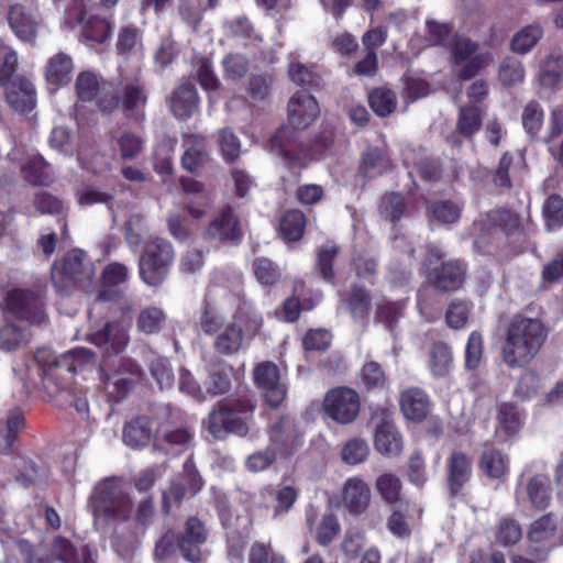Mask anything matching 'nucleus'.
<instances>
[{
	"label": "nucleus",
	"instance_id": "f257e3e1",
	"mask_svg": "<svg viewBox=\"0 0 563 563\" xmlns=\"http://www.w3.org/2000/svg\"><path fill=\"white\" fill-rule=\"evenodd\" d=\"M255 410L254 393L245 384H239L232 395L212 407L208 415L207 429L217 440H224L229 434L245 437Z\"/></svg>",
	"mask_w": 563,
	"mask_h": 563
},
{
	"label": "nucleus",
	"instance_id": "f03ea898",
	"mask_svg": "<svg viewBox=\"0 0 563 563\" xmlns=\"http://www.w3.org/2000/svg\"><path fill=\"white\" fill-rule=\"evenodd\" d=\"M95 360V353L85 347H75L60 355L51 349L40 347L34 353V363L45 391L53 396L68 389L78 372Z\"/></svg>",
	"mask_w": 563,
	"mask_h": 563
},
{
	"label": "nucleus",
	"instance_id": "7ed1b4c3",
	"mask_svg": "<svg viewBox=\"0 0 563 563\" xmlns=\"http://www.w3.org/2000/svg\"><path fill=\"white\" fill-rule=\"evenodd\" d=\"M548 338L545 324L538 318L516 314L506 330L501 347L508 367H525L538 355Z\"/></svg>",
	"mask_w": 563,
	"mask_h": 563
},
{
	"label": "nucleus",
	"instance_id": "20e7f679",
	"mask_svg": "<svg viewBox=\"0 0 563 563\" xmlns=\"http://www.w3.org/2000/svg\"><path fill=\"white\" fill-rule=\"evenodd\" d=\"M88 508L95 520L106 523H125L132 519L134 503L123 487L120 477L99 481L88 499Z\"/></svg>",
	"mask_w": 563,
	"mask_h": 563
},
{
	"label": "nucleus",
	"instance_id": "39448f33",
	"mask_svg": "<svg viewBox=\"0 0 563 563\" xmlns=\"http://www.w3.org/2000/svg\"><path fill=\"white\" fill-rule=\"evenodd\" d=\"M426 280L437 294H452L464 288L468 264L462 258H446V252L437 244L426 246Z\"/></svg>",
	"mask_w": 563,
	"mask_h": 563
},
{
	"label": "nucleus",
	"instance_id": "423d86ee",
	"mask_svg": "<svg viewBox=\"0 0 563 563\" xmlns=\"http://www.w3.org/2000/svg\"><path fill=\"white\" fill-rule=\"evenodd\" d=\"M2 310L30 327H41L48 321L46 296L41 288L14 287L5 291Z\"/></svg>",
	"mask_w": 563,
	"mask_h": 563
},
{
	"label": "nucleus",
	"instance_id": "0eeeda50",
	"mask_svg": "<svg viewBox=\"0 0 563 563\" xmlns=\"http://www.w3.org/2000/svg\"><path fill=\"white\" fill-rule=\"evenodd\" d=\"M486 231L497 239L496 247L509 253L520 252L526 242V230L519 213L510 208H496L486 213Z\"/></svg>",
	"mask_w": 563,
	"mask_h": 563
},
{
	"label": "nucleus",
	"instance_id": "6e6552de",
	"mask_svg": "<svg viewBox=\"0 0 563 563\" xmlns=\"http://www.w3.org/2000/svg\"><path fill=\"white\" fill-rule=\"evenodd\" d=\"M175 260L173 244L163 238L145 243L139 260L141 280L150 287H159L166 280Z\"/></svg>",
	"mask_w": 563,
	"mask_h": 563
},
{
	"label": "nucleus",
	"instance_id": "1a4fd4ad",
	"mask_svg": "<svg viewBox=\"0 0 563 563\" xmlns=\"http://www.w3.org/2000/svg\"><path fill=\"white\" fill-rule=\"evenodd\" d=\"M269 145L271 151L283 159L286 169L299 181L313 158L311 148L300 140L298 131L282 126L271 137Z\"/></svg>",
	"mask_w": 563,
	"mask_h": 563
},
{
	"label": "nucleus",
	"instance_id": "9d476101",
	"mask_svg": "<svg viewBox=\"0 0 563 563\" xmlns=\"http://www.w3.org/2000/svg\"><path fill=\"white\" fill-rule=\"evenodd\" d=\"M95 275L91 263H85V253L74 249L53 263L51 279L56 291L69 294L73 289L90 283Z\"/></svg>",
	"mask_w": 563,
	"mask_h": 563
},
{
	"label": "nucleus",
	"instance_id": "9b49d317",
	"mask_svg": "<svg viewBox=\"0 0 563 563\" xmlns=\"http://www.w3.org/2000/svg\"><path fill=\"white\" fill-rule=\"evenodd\" d=\"M142 376L143 371L140 364L131 357H121L111 368L104 366L99 368L100 383L111 404L124 400Z\"/></svg>",
	"mask_w": 563,
	"mask_h": 563
},
{
	"label": "nucleus",
	"instance_id": "f8f14e48",
	"mask_svg": "<svg viewBox=\"0 0 563 563\" xmlns=\"http://www.w3.org/2000/svg\"><path fill=\"white\" fill-rule=\"evenodd\" d=\"M478 43L466 35L454 34L450 43L451 63L461 66L457 78L461 81L471 80L493 62L488 51L477 53Z\"/></svg>",
	"mask_w": 563,
	"mask_h": 563
},
{
	"label": "nucleus",
	"instance_id": "ddd939ff",
	"mask_svg": "<svg viewBox=\"0 0 563 563\" xmlns=\"http://www.w3.org/2000/svg\"><path fill=\"white\" fill-rule=\"evenodd\" d=\"M527 541L531 556L548 560L550 553L563 544L556 516L548 512L533 520L527 531Z\"/></svg>",
	"mask_w": 563,
	"mask_h": 563
},
{
	"label": "nucleus",
	"instance_id": "4468645a",
	"mask_svg": "<svg viewBox=\"0 0 563 563\" xmlns=\"http://www.w3.org/2000/svg\"><path fill=\"white\" fill-rule=\"evenodd\" d=\"M324 415L339 424H350L361 411V398L356 390L347 386L334 387L323 398Z\"/></svg>",
	"mask_w": 563,
	"mask_h": 563
},
{
	"label": "nucleus",
	"instance_id": "2eb2a0df",
	"mask_svg": "<svg viewBox=\"0 0 563 563\" xmlns=\"http://www.w3.org/2000/svg\"><path fill=\"white\" fill-rule=\"evenodd\" d=\"M214 509L227 541L232 545L243 548L251 536L252 517L236 514L225 496H219L214 499Z\"/></svg>",
	"mask_w": 563,
	"mask_h": 563
},
{
	"label": "nucleus",
	"instance_id": "dca6fc26",
	"mask_svg": "<svg viewBox=\"0 0 563 563\" xmlns=\"http://www.w3.org/2000/svg\"><path fill=\"white\" fill-rule=\"evenodd\" d=\"M255 385L263 390L264 399L272 409H277L287 396V388L280 382L279 367L269 361L257 364L253 371Z\"/></svg>",
	"mask_w": 563,
	"mask_h": 563
},
{
	"label": "nucleus",
	"instance_id": "f3484780",
	"mask_svg": "<svg viewBox=\"0 0 563 563\" xmlns=\"http://www.w3.org/2000/svg\"><path fill=\"white\" fill-rule=\"evenodd\" d=\"M180 540V555L189 563H200L202 560L201 548L209 538V529L205 521L197 516H189L177 532Z\"/></svg>",
	"mask_w": 563,
	"mask_h": 563
},
{
	"label": "nucleus",
	"instance_id": "a211bd4d",
	"mask_svg": "<svg viewBox=\"0 0 563 563\" xmlns=\"http://www.w3.org/2000/svg\"><path fill=\"white\" fill-rule=\"evenodd\" d=\"M289 128L305 130L320 115V107L317 99L307 90L296 91L287 104Z\"/></svg>",
	"mask_w": 563,
	"mask_h": 563
},
{
	"label": "nucleus",
	"instance_id": "6ab92c4d",
	"mask_svg": "<svg viewBox=\"0 0 563 563\" xmlns=\"http://www.w3.org/2000/svg\"><path fill=\"white\" fill-rule=\"evenodd\" d=\"M121 111L126 119L142 122L145 119V108L148 92L145 82L135 78L120 85Z\"/></svg>",
	"mask_w": 563,
	"mask_h": 563
},
{
	"label": "nucleus",
	"instance_id": "aec40b11",
	"mask_svg": "<svg viewBox=\"0 0 563 563\" xmlns=\"http://www.w3.org/2000/svg\"><path fill=\"white\" fill-rule=\"evenodd\" d=\"M205 235L206 239L220 243H236L242 240L240 219L230 205L224 206L219 214L210 221Z\"/></svg>",
	"mask_w": 563,
	"mask_h": 563
},
{
	"label": "nucleus",
	"instance_id": "412c9836",
	"mask_svg": "<svg viewBox=\"0 0 563 563\" xmlns=\"http://www.w3.org/2000/svg\"><path fill=\"white\" fill-rule=\"evenodd\" d=\"M305 520L308 531L313 534L320 547H329L341 532L339 517L331 511L319 517L316 508L309 506L305 511Z\"/></svg>",
	"mask_w": 563,
	"mask_h": 563
},
{
	"label": "nucleus",
	"instance_id": "4be33fe9",
	"mask_svg": "<svg viewBox=\"0 0 563 563\" xmlns=\"http://www.w3.org/2000/svg\"><path fill=\"white\" fill-rule=\"evenodd\" d=\"M207 380L206 390L210 397H218L228 394L233 383H240L239 373L233 366L220 357H213L206 367Z\"/></svg>",
	"mask_w": 563,
	"mask_h": 563
},
{
	"label": "nucleus",
	"instance_id": "5701e85b",
	"mask_svg": "<svg viewBox=\"0 0 563 563\" xmlns=\"http://www.w3.org/2000/svg\"><path fill=\"white\" fill-rule=\"evenodd\" d=\"M445 471L449 495L456 497L472 478L473 462L471 456L463 451L453 450L446 459Z\"/></svg>",
	"mask_w": 563,
	"mask_h": 563
},
{
	"label": "nucleus",
	"instance_id": "b1692460",
	"mask_svg": "<svg viewBox=\"0 0 563 563\" xmlns=\"http://www.w3.org/2000/svg\"><path fill=\"white\" fill-rule=\"evenodd\" d=\"M184 153L181 167L191 174H197L210 162L208 139L202 134H183Z\"/></svg>",
	"mask_w": 563,
	"mask_h": 563
},
{
	"label": "nucleus",
	"instance_id": "393cba45",
	"mask_svg": "<svg viewBox=\"0 0 563 563\" xmlns=\"http://www.w3.org/2000/svg\"><path fill=\"white\" fill-rule=\"evenodd\" d=\"M128 330L118 321H108L102 329L89 334L88 341L102 349L106 355L122 353L129 343Z\"/></svg>",
	"mask_w": 563,
	"mask_h": 563
},
{
	"label": "nucleus",
	"instance_id": "a878e982",
	"mask_svg": "<svg viewBox=\"0 0 563 563\" xmlns=\"http://www.w3.org/2000/svg\"><path fill=\"white\" fill-rule=\"evenodd\" d=\"M4 98L15 112L30 113L36 106V89L33 82L24 76H15L3 87Z\"/></svg>",
	"mask_w": 563,
	"mask_h": 563
},
{
	"label": "nucleus",
	"instance_id": "bb28decb",
	"mask_svg": "<svg viewBox=\"0 0 563 563\" xmlns=\"http://www.w3.org/2000/svg\"><path fill=\"white\" fill-rule=\"evenodd\" d=\"M482 124L483 113L478 106L466 104L460 108L455 130L446 137L448 143L454 147H461L463 140H473Z\"/></svg>",
	"mask_w": 563,
	"mask_h": 563
},
{
	"label": "nucleus",
	"instance_id": "cd10ccee",
	"mask_svg": "<svg viewBox=\"0 0 563 563\" xmlns=\"http://www.w3.org/2000/svg\"><path fill=\"white\" fill-rule=\"evenodd\" d=\"M379 410L382 411L383 420L375 430V449L387 457L398 456L404 448L402 437L395 423L389 419L390 411L388 409Z\"/></svg>",
	"mask_w": 563,
	"mask_h": 563
},
{
	"label": "nucleus",
	"instance_id": "c85d7f7f",
	"mask_svg": "<svg viewBox=\"0 0 563 563\" xmlns=\"http://www.w3.org/2000/svg\"><path fill=\"white\" fill-rule=\"evenodd\" d=\"M299 496L298 489L294 486L285 485L277 489L265 487L260 490L258 506L264 509H273V517L288 514L296 504Z\"/></svg>",
	"mask_w": 563,
	"mask_h": 563
},
{
	"label": "nucleus",
	"instance_id": "c756f323",
	"mask_svg": "<svg viewBox=\"0 0 563 563\" xmlns=\"http://www.w3.org/2000/svg\"><path fill=\"white\" fill-rule=\"evenodd\" d=\"M271 440L282 456L294 454L302 444V437L299 434L294 420L283 416L272 426Z\"/></svg>",
	"mask_w": 563,
	"mask_h": 563
},
{
	"label": "nucleus",
	"instance_id": "7c9ffc66",
	"mask_svg": "<svg viewBox=\"0 0 563 563\" xmlns=\"http://www.w3.org/2000/svg\"><path fill=\"white\" fill-rule=\"evenodd\" d=\"M399 406L407 420L420 423L430 412L431 400L422 388L409 387L400 393Z\"/></svg>",
	"mask_w": 563,
	"mask_h": 563
},
{
	"label": "nucleus",
	"instance_id": "2f4dec72",
	"mask_svg": "<svg viewBox=\"0 0 563 563\" xmlns=\"http://www.w3.org/2000/svg\"><path fill=\"white\" fill-rule=\"evenodd\" d=\"M371 489L368 484L360 477H350L342 489V503L352 516L363 515L371 504Z\"/></svg>",
	"mask_w": 563,
	"mask_h": 563
},
{
	"label": "nucleus",
	"instance_id": "473e14b6",
	"mask_svg": "<svg viewBox=\"0 0 563 563\" xmlns=\"http://www.w3.org/2000/svg\"><path fill=\"white\" fill-rule=\"evenodd\" d=\"M199 102L195 85L190 81H184L174 89L169 106L177 120L186 121L198 110Z\"/></svg>",
	"mask_w": 563,
	"mask_h": 563
},
{
	"label": "nucleus",
	"instance_id": "72a5a7b5",
	"mask_svg": "<svg viewBox=\"0 0 563 563\" xmlns=\"http://www.w3.org/2000/svg\"><path fill=\"white\" fill-rule=\"evenodd\" d=\"M509 457L494 444L485 443L478 460L479 471L492 481H505L508 476Z\"/></svg>",
	"mask_w": 563,
	"mask_h": 563
},
{
	"label": "nucleus",
	"instance_id": "f704fd0d",
	"mask_svg": "<svg viewBox=\"0 0 563 563\" xmlns=\"http://www.w3.org/2000/svg\"><path fill=\"white\" fill-rule=\"evenodd\" d=\"M73 71V58L64 52H58L47 60L45 67L46 84L55 90L65 87L71 81Z\"/></svg>",
	"mask_w": 563,
	"mask_h": 563
},
{
	"label": "nucleus",
	"instance_id": "c9c22d12",
	"mask_svg": "<svg viewBox=\"0 0 563 563\" xmlns=\"http://www.w3.org/2000/svg\"><path fill=\"white\" fill-rule=\"evenodd\" d=\"M124 443L133 449L147 445L154 435V420L141 415L125 423L122 432Z\"/></svg>",
	"mask_w": 563,
	"mask_h": 563
},
{
	"label": "nucleus",
	"instance_id": "e433bc0d",
	"mask_svg": "<svg viewBox=\"0 0 563 563\" xmlns=\"http://www.w3.org/2000/svg\"><path fill=\"white\" fill-rule=\"evenodd\" d=\"M522 426L518 407L512 402H503L498 407L497 428L495 431L499 442L504 443L515 437Z\"/></svg>",
	"mask_w": 563,
	"mask_h": 563
},
{
	"label": "nucleus",
	"instance_id": "4c0bfd02",
	"mask_svg": "<svg viewBox=\"0 0 563 563\" xmlns=\"http://www.w3.org/2000/svg\"><path fill=\"white\" fill-rule=\"evenodd\" d=\"M52 555L60 563H93L89 545L85 544L78 549L62 536L53 539Z\"/></svg>",
	"mask_w": 563,
	"mask_h": 563
},
{
	"label": "nucleus",
	"instance_id": "58836bf2",
	"mask_svg": "<svg viewBox=\"0 0 563 563\" xmlns=\"http://www.w3.org/2000/svg\"><path fill=\"white\" fill-rule=\"evenodd\" d=\"M8 22L14 34L24 42H33L36 37L37 22L33 14L21 4L9 9Z\"/></svg>",
	"mask_w": 563,
	"mask_h": 563
},
{
	"label": "nucleus",
	"instance_id": "ea45409f",
	"mask_svg": "<svg viewBox=\"0 0 563 563\" xmlns=\"http://www.w3.org/2000/svg\"><path fill=\"white\" fill-rule=\"evenodd\" d=\"M340 247L333 242H327L316 250L313 271L330 285H335L334 263Z\"/></svg>",
	"mask_w": 563,
	"mask_h": 563
},
{
	"label": "nucleus",
	"instance_id": "a19ab883",
	"mask_svg": "<svg viewBox=\"0 0 563 563\" xmlns=\"http://www.w3.org/2000/svg\"><path fill=\"white\" fill-rule=\"evenodd\" d=\"M221 330V332L219 331L217 333L212 344L214 351L224 356H231L239 353L244 339L242 328L235 322H231Z\"/></svg>",
	"mask_w": 563,
	"mask_h": 563
},
{
	"label": "nucleus",
	"instance_id": "79ce46f5",
	"mask_svg": "<svg viewBox=\"0 0 563 563\" xmlns=\"http://www.w3.org/2000/svg\"><path fill=\"white\" fill-rule=\"evenodd\" d=\"M307 227V217L299 209L286 210L279 219V234L285 242H298Z\"/></svg>",
	"mask_w": 563,
	"mask_h": 563
},
{
	"label": "nucleus",
	"instance_id": "37998d69",
	"mask_svg": "<svg viewBox=\"0 0 563 563\" xmlns=\"http://www.w3.org/2000/svg\"><path fill=\"white\" fill-rule=\"evenodd\" d=\"M25 181L32 186H49L53 173L49 163L42 155L30 157L21 167Z\"/></svg>",
	"mask_w": 563,
	"mask_h": 563
},
{
	"label": "nucleus",
	"instance_id": "c03bdc74",
	"mask_svg": "<svg viewBox=\"0 0 563 563\" xmlns=\"http://www.w3.org/2000/svg\"><path fill=\"white\" fill-rule=\"evenodd\" d=\"M372 299V292L367 288L357 284L352 285L345 297V305L351 317L356 320L367 319Z\"/></svg>",
	"mask_w": 563,
	"mask_h": 563
},
{
	"label": "nucleus",
	"instance_id": "a18cd8bd",
	"mask_svg": "<svg viewBox=\"0 0 563 563\" xmlns=\"http://www.w3.org/2000/svg\"><path fill=\"white\" fill-rule=\"evenodd\" d=\"M24 426L25 418L20 410L13 409L8 412L4 429L0 430L1 455H9L13 452L14 443Z\"/></svg>",
	"mask_w": 563,
	"mask_h": 563
},
{
	"label": "nucleus",
	"instance_id": "49530a36",
	"mask_svg": "<svg viewBox=\"0 0 563 563\" xmlns=\"http://www.w3.org/2000/svg\"><path fill=\"white\" fill-rule=\"evenodd\" d=\"M358 384L366 393L384 390L388 387V377L383 366L376 361H367L358 373Z\"/></svg>",
	"mask_w": 563,
	"mask_h": 563
},
{
	"label": "nucleus",
	"instance_id": "de8ad7c7",
	"mask_svg": "<svg viewBox=\"0 0 563 563\" xmlns=\"http://www.w3.org/2000/svg\"><path fill=\"white\" fill-rule=\"evenodd\" d=\"M452 350L444 342H434L429 353V368L435 378L446 377L452 368Z\"/></svg>",
	"mask_w": 563,
	"mask_h": 563
},
{
	"label": "nucleus",
	"instance_id": "09e8293b",
	"mask_svg": "<svg viewBox=\"0 0 563 563\" xmlns=\"http://www.w3.org/2000/svg\"><path fill=\"white\" fill-rule=\"evenodd\" d=\"M375 489L382 500L390 507L402 500V483L394 473H384L376 478Z\"/></svg>",
	"mask_w": 563,
	"mask_h": 563
},
{
	"label": "nucleus",
	"instance_id": "8fccbe9b",
	"mask_svg": "<svg viewBox=\"0 0 563 563\" xmlns=\"http://www.w3.org/2000/svg\"><path fill=\"white\" fill-rule=\"evenodd\" d=\"M368 104L377 117L387 118L396 110L397 96L389 88L377 87L368 93Z\"/></svg>",
	"mask_w": 563,
	"mask_h": 563
},
{
	"label": "nucleus",
	"instance_id": "3c124183",
	"mask_svg": "<svg viewBox=\"0 0 563 563\" xmlns=\"http://www.w3.org/2000/svg\"><path fill=\"white\" fill-rule=\"evenodd\" d=\"M29 341L27 331L13 321L0 325V350L14 352Z\"/></svg>",
	"mask_w": 563,
	"mask_h": 563
},
{
	"label": "nucleus",
	"instance_id": "603ef678",
	"mask_svg": "<svg viewBox=\"0 0 563 563\" xmlns=\"http://www.w3.org/2000/svg\"><path fill=\"white\" fill-rule=\"evenodd\" d=\"M527 494L534 508L545 509L551 500L549 477L543 474L533 475L527 484Z\"/></svg>",
	"mask_w": 563,
	"mask_h": 563
},
{
	"label": "nucleus",
	"instance_id": "864d4df0",
	"mask_svg": "<svg viewBox=\"0 0 563 563\" xmlns=\"http://www.w3.org/2000/svg\"><path fill=\"white\" fill-rule=\"evenodd\" d=\"M166 323V314L163 309L154 306L142 309L136 319L137 331L146 334H157Z\"/></svg>",
	"mask_w": 563,
	"mask_h": 563
},
{
	"label": "nucleus",
	"instance_id": "5fc2aeb1",
	"mask_svg": "<svg viewBox=\"0 0 563 563\" xmlns=\"http://www.w3.org/2000/svg\"><path fill=\"white\" fill-rule=\"evenodd\" d=\"M427 212L441 224H452L460 220L462 208L452 200H435L427 206Z\"/></svg>",
	"mask_w": 563,
	"mask_h": 563
},
{
	"label": "nucleus",
	"instance_id": "6e6d98bb",
	"mask_svg": "<svg viewBox=\"0 0 563 563\" xmlns=\"http://www.w3.org/2000/svg\"><path fill=\"white\" fill-rule=\"evenodd\" d=\"M405 303L402 301L383 300L377 303L375 310V322L383 323L385 328L394 332L398 321L404 316Z\"/></svg>",
	"mask_w": 563,
	"mask_h": 563
},
{
	"label": "nucleus",
	"instance_id": "4d7b16f0",
	"mask_svg": "<svg viewBox=\"0 0 563 563\" xmlns=\"http://www.w3.org/2000/svg\"><path fill=\"white\" fill-rule=\"evenodd\" d=\"M542 36L543 29L540 24H529L514 35L510 47L516 53L526 54L537 45Z\"/></svg>",
	"mask_w": 563,
	"mask_h": 563
},
{
	"label": "nucleus",
	"instance_id": "13d9d810",
	"mask_svg": "<svg viewBox=\"0 0 563 563\" xmlns=\"http://www.w3.org/2000/svg\"><path fill=\"white\" fill-rule=\"evenodd\" d=\"M225 324L224 316L207 299L203 300L199 312V325L208 335H216Z\"/></svg>",
	"mask_w": 563,
	"mask_h": 563
},
{
	"label": "nucleus",
	"instance_id": "bf43d9fd",
	"mask_svg": "<svg viewBox=\"0 0 563 563\" xmlns=\"http://www.w3.org/2000/svg\"><path fill=\"white\" fill-rule=\"evenodd\" d=\"M252 268L256 280L264 287H273L282 278L279 266L268 257H255Z\"/></svg>",
	"mask_w": 563,
	"mask_h": 563
},
{
	"label": "nucleus",
	"instance_id": "052dcab7",
	"mask_svg": "<svg viewBox=\"0 0 563 563\" xmlns=\"http://www.w3.org/2000/svg\"><path fill=\"white\" fill-rule=\"evenodd\" d=\"M544 228L551 232L563 227V198L559 194H551L542 206Z\"/></svg>",
	"mask_w": 563,
	"mask_h": 563
},
{
	"label": "nucleus",
	"instance_id": "680f3d73",
	"mask_svg": "<svg viewBox=\"0 0 563 563\" xmlns=\"http://www.w3.org/2000/svg\"><path fill=\"white\" fill-rule=\"evenodd\" d=\"M379 211L385 219L396 224L407 211L405 196L396 191L385 194L382 198Z\"/></svg>",
	"mask_w": 563,
	"mask_h": 563
},
{
	"label": "nucleus",
	"instance_id": "e2e57ef3",
	"mask_svg": "<svg viewBox=\"0 0 563 563\" xmlns=\"http://www.w3.org/2000/svg\"><path fill=\"white\" fill-rule=\"evenodd\" d=\"M224 27L231 37L247 43L262 42V37L256 33L253 23L246 15H239L225 21Z\"/></svg>",
	"mask_w": 563,
	"mask_h": 563
},
{
	"label": "nucleus",
	"instance_id": "0e129e2a",
	"mask_svg": "<svg viewBox=\"0 0 563 563\" xmlns=\"http://www.w3.org/2000/svg\"><path fill=\"white\" fill-rule=\"evenodd\" d=\"M306 288V283L302 279H296L292 285V292L282 303V319L287 323H295L299 320L302 312V305L300 303V295Z\"/></svg>",
	"mask_w": 563,
	"mask_h": 563
},
{
	"label": "nucleus",
	"instance_id": "69168bd1",
	"mask_svg": "<svg viewBox=\"0 0 563 563\" xmlns=\"http://www.w3.org/2000/svg\"><path fill=\"white\" fill-rule=\"evenodd\" d=\"M75 90L78 101H93L100 90L98 76L90 70L80 71L75 81Z\"/></svg>",
	"mask_w": 563,
	"mask_h": 563
},
{
	"label": "nucleus",
	"instance_id": "338daca9",
	"mask_svg": "<svg viewBox=\"0 0 563 563\" xmlns=\"http://www.w3.org/2000/svg\"><path fill=\"white\" fill-rule=\"evenodd\" d=\"M180 552V540L177 532L168 528L156 541L154 545V560L156 562H165Z\"/></svg>",
	"mask_w": 563,
	"mask_h": 563
},
{
	"label": "nucleus",
	"instance_id": "774afa93",
	"mask_svg": "<svg viewBox=\"0 0 563 563\" xmlns=\"http://www.w3.org/2000/svg\"><path fill=\"white\" fill-rule=\"evenodd\" d=\"M145 143V137L133 131H123L117 140L120 156L124 161L134 159L141 154Z\"/></svg>",
	"mask_w": 563,
	"mask_h": 563
}]
</instances>
